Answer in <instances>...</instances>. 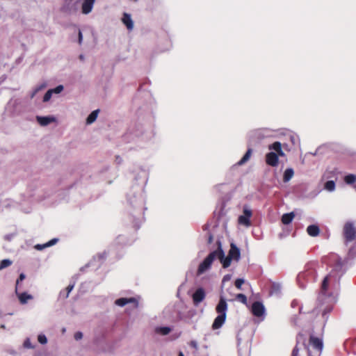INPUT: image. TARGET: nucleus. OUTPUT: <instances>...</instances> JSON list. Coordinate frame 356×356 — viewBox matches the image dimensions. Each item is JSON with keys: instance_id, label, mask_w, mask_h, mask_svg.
Wrapping results in <instances>:
<instances>
[{"instance_id": "f257e3e1", "label": "nucleus", "mask_w": 356, "mask_h": 356, "mask_svg": "<svg viewBox=\"0 0 356 356\" xmlns=\"http://www.w3.org/2000/svg\"><path fill=\"white\" fill-rule=\"evenodd\" d=\"M340 275L335 270L330 272L323 280L321 291L318 297V305L314 313H321L323 325L327 321V314L332 309V305L336 302L337 292L339 289Z\"/></svg>"}, {"instance_id": "f03ea898", "label": "nucleus", "mask_w": 356, "mask_h": 356, "mask_svg": "<svg viewBox=\"0 0 356 356\" xmlns=\"http://www.w3.org/2000/svg\"><path fill=\"white\" fill-rule=\"evenodd\" d=\"M268 149L271 152L266 154V163L271 167H277L279 163V156H284L285 154L282 149V144L276 141L268 145Z\"/></svg>"}, {"instance_id": "7ed1b4c3", "label": "nucleus", "mask_w": 356, "mask_h": 356, "mask_svg": "<svg viewBox=\"0 0 356 356\" xmlns=\"http://www.w3.org/2000/svg\"><path fill=\"white\" fill-rule=\"evenodd\" d=\"M216 311L218 315L216 317L212 324L213 330H218L220 328L226 320L227 304L225 299L222 296L220 297V299L216 307Z\"/></svg>"}, {"instance_id": "20e7f679", "label": "nucleus", "mask_w": 356, "mask_h": 356, "mask_svg": "<svg viewBox=\"0 0 356 356\" xmlns=\"http://www.w3.org/2000/svg\"><path fill=\"white\" fill-rule=\"evenodd\" d=\"M216 254L217 252L215 250L210 252L203 261L200 263L197 271V275L203 274L211 268L213 261L216 259Z\"/></svg>"}, {"instance_id": "39448f33", "label": "nucleus", "mask_w": 356, "mask_h": 356, "mask_svg": "<svg viewBox=\"0 0 356 356\" xmlns=\"http://www.w3.org/2000/svg\"><path fill=\"white\" fill-rule=\"evenodd\" d=\"M81 1V0H63L61 11L66 14L74 13L78 10Z\"/></svg>"}, {"instance_id": "423d86ee", "label": "nucleus", "mask_w": 356, "mask_h": 356, "mask_svg": "<svg viewBox=\"0 0 356 356\" xmlns=\"http://www.w3.org/2000/svg\"><path fill=\"white\" fill-rule=\"evenodd\" d=\"M217 252L216 259H218L222 264L223 268H227L230 266L231 261L233 260L229 255L225 257V252L221 248L220 243L218 244V248L215 250Z\"/></svg>"}, {"instance_id": "0eeeda50", "label": "nucleus", "mask_w": 356, "mask_h": 356, "mask_svg": "<svg viewBox=\"0 0 356 356\" xmlns=\"http://www.w3.org/2000/svg\"><path fill=\"white\" fill-rule=\"evenodd\" d=\"M251 312L254 316L261 318V320H264L266 309L262 302L259 301L253 302L251 307Z\"/></svg>"}, {"instance_id": "6e6552de", "label": "nucleus", "mask_w": 356, "mask_h": 356, "mask_svg": "<svg viewBox=\"0 0 356 356\" xmlns=\"http://www.w3.org/2000/svg\"><path fill=\"white\" fill-rule=\"evenodd\" d=\"M252 216V211L248 206L243 207V215L238 217V223L245 227H250L251 223L250 218Z\"/></svg>"}, {"instance_id": "1a4fd4ad", "label": "nucleus", "mask_w": 356, "mask_h": 356, "mask_svg": "<svg viewBox=\"0 0 356 356\" xmlns=\"http://www.w3.org/2000/svg\"><path fill=\"white\" fill-rule=\"evenodd\" d=\"M309 346L313 348L317 356H319L323 347L322 339L311 336L309 339Z\"/></svg>"}, {"instance_id": "9d476101", "label": "nucleus", "mask_w": 356, "mask_h": 356, "mask_svg": "<svg viewBox=\"0 0 356 356\" xmlns=\"http://www.w3.org/2000/svg\"><path fill=\"white\" fill-rule=\"evenodd\" d=\"M343 234L347 241H352L355 238L356 232L351 222H346L343 227Z\"/></svg>"}, {"instance_id": "9b49d317", "label": "nucleus", "mask_w": 356, "mask_h": 356, "mask_svg": "<svg viewBox=\"0 0 356 356\" xmlns=\"http://www.w3.org/2000/svg\"><path fill=\"white\" fill-rule=\"evenodd\" d=\"M206 297V293L202 288L197 289L193 294V301L195 306H197L201 302L204 300Z\"/></svg>"}, {"instance_id": "f8f14e48", "label": "nucleus", "mask_w": 356, "mask_h": 356, "mask_svg": "<svg viewBox=\"0 0 356 356\" xmlns=\"http://www.w3.org/2000/svg\"><path fill=\"white\" fill-rule=\"evenodd\" d=\"M95 0H83L81 3V13L88 15L92 10Z\"/></svg>"}, {"instance_id": "ddd939ff", "label": "nucleus", "mask_w": 356, "mask_h": 356, "mask_svg": "<svg viewBox=\"0 0 356 356\" xmlns=\"http://www.w3.org/2000/svg\"><path fill=\"white\" fill-rule=\"evenodd\" d=\"M36 120L41 126L44 127L47 126L50 123L55 122L56 121V118L52 115L36 116Z\"/></svg>"}, {"instance_id": "4468645a", "label": "nucleus", "mask_w": 356, "mask_h": 356, "mask_svg": "<svg viewBox=\"0 0 356 356\" xmlns=\"http://www.w3.org/2000/svg\"><path fill=\"white\" fill-rule=\"evenodd\" d=\"M314 273L315 271L314 270L307 269L305 272L301 273L298 275V281L300 282L302 279H307V281H314L316 279Z\"/></svg>"}, {"instance_id": "2eb2a0df", "label": "nucleus", "mask_w": 356, "mask_h": 356, "mask_svg": "<svg viewBox=\"0 0 356 356\" xmlns=\"http://www.w3.org/2000/svg\"><path fill=\"white\" fill-rule=\"evenodd\" d=\"M228 255L233 259V261H238L241 257L239 248H238L235 244L232 243Z\"/></svg>"}, {"instance_id": "dca6fc26", "label": "nucleus", "mask_w": 356, "mask_h": 356, "mask_svg": "<svg viewBox=\"0 0 356 356\" xmlns=\"http://www.w3.org/2000/svg\"><path fill=\"white\" fill-rule=\"evenodd\" d=\"M15 293L17 296L19 302L22 305L26 304L29 300H31L33 298V296L27 293L26 292L18 293L17 287L15 289Z\"/></svg>"}, {"instance_id": "f3484780", "label": "nucleus", "mask_w": 356, "mask_h": 356, "mask_svg": "<svg viewBox=\"0 0 356 356\" xmlns=\"http://www.w3.org/2000/svg\"><path fill=\"white\" fill-rule=\"evenodd\" d=\"M128 303H135L138 305V302L134 298H120L115 301V304L119 307H124Z\"/></svg>"}, {"instance_id": "a211bd4d", "label": "nucleus", "mask_w": 356, "mask_h": 356, "mask_svg": "<svg viewBox=\"0 0 356 356\" xmlns=\"http://www.w3.org/2000/svg\"><path fill=\"white\" fill-rule=\"evenodd\" d=\"M122 23L126 26L127 29L129 31L134 28V22L129 14L124 13L122 18Z\"/></svg>"}, {"instance_id": "6ab92c4d", "label": "nucleus", "mask_w": 356, "mask_h": 356, "mask_svg": "<svg viewBox=\"0 0 356 356\" xmlns=\"http://www.w3.org/2000/svg\"><path fill=\"white\" fill-rule=\"evenodd\" d=\"M307 234L311 236H317L320 233V229L316 225H311L307 228Z\"/></svg>"}, {"instance_id": "aec40b11", "label": "nucleus", "mask_w": 356, "mask_h": 356, "mask_svg": "<svg viewBox=\"0 0 356 356\" xmlns=\"http://www.w3.org/2000/svg\"><path fill=\"white\" fill-rule=\"evenodd\" d=\"M172 331V328L168 326L165 327H156L154 329V332L157 334L162 336L168 335Z\"/></svg>"}, {"instance_id": "412c9836", "label": "nucleus", "mask_w": 356, "mask_h": 356, "mask_svg": "<svg viewBox=\"0 0 356 356\" xmlns=\"http://www.w3.org/2000/svg\"><path fill=\"white\" fill-rule=\"evenodd\" d=\"M282 285L278 282H273L271 284L270 294L279 295L281 293Z\"/></svg>"}, {"instance_id": "4be33fe9", "label": "nucleus", "mask_w": 356, "mask_h": 356, "mask_svg": "<svg viewBox=\"0 0 356 356\" xmlns=\"http://www.w3.org/2000/svg\"><path fill=\"white\" fill-rule=\"evenodd\" d=\"M295 217L293 212L284 213L282 217V222L284 225H289L291 223Z\"/></svg>"}, {"instance_id": "5701e85b", "label": "nucleus", "mask_w": 356, "mask_h": 356, "mask_svg": "<svg viewBox=\"0 0 356 356\" xmlns=\"http://www.w3.org/2000/svg\"><path fill=\"white\" fill-rule=\"evenodd\" d=\"M293 175H294V171H293V168H289L286 169V170L284 172V175H283L284 182L289 181L291 179V178L293 177Z\"/></svg>"}, {"instance_id": "b1692460", "label": "nucleus", "mask_w": 356, "mask_h": 356, "mask_svg": "<svg viewBox=\"0 0 356 356\" xmlns=\"http://www.w3.org/2000/svg\"><path fill=\"white\" fill-rule=\"evenodd\" d=\"M134 200L132 197H129L128 201L131 204H136V205L142 204L143 203V197L142 193H140L137 197L134 196Z\"/></svg>"}, {"instance_id": "393cba45", "label": "nucleus", "mask_w": 356, "mask_h": 356, "mask_svg": "<svg viewBox=\"0 0 356 356\" xmlns=\"http://www.w3.org/2000/svg\"><path fill=\"white\" fill-rule=\"evenodd\" d=\"M99 110H95L93 111L87 118L86 119V124H91L93 123L97 118L98 114H99Z\"/></svg>"}, {"instance_id": "a878e982", "label": "nucleus", "mask_w": 356, "mask_h": 356, "mask_svg": "<svg viewBox=\"0 0 356 356\" xmlns=\"http://www.w3.org/2000/svg\"><path fill=\"white\" fill-rule=\"evenodd\" d=\"M47 87V84L46 83H40L38 86H36L33 89V90L31 91V94H30V97L31 99H33L35 95L36 94L43 90L44 88H45Z\"/></svg>"}, {"instance_id": "bb28decb", "label": "nucleus", "mask_w": 356, "mask_h": 356, "mask_svg": "<svg viewBox=\"0 0 356 356\" xmlns=\"http://www.w3.org/2000/svg\"><path fill=\"white\" fill-rule=\"evenodd\" d=\"M252 150L251 148H249L242 159L237 163L238 165H242L245 163L250 158L252 155Z\"/></svg>"}, {"instance_id": "cd10ccee", "label": "nucleus", "mask_w": 356, "mask_h": 356, "mask_svg": "<svg viewBox=\"0 0 356 356\" xmlns=\"http://www.w3.org/2000/svg\"><path fill=\"white\" fill-rule=\"evenodd\" d=\"M335 188H336L335 182L332 180L327 181L324 184L325 190H326L329 192H333L335 190Z\"/></svg>"}, {"instance_id": "c85d7f7f", "label": "nucleus", "mask_w": 356, "mask_h": 356, "mask_svg": "<svg viewBox=\"0 0 356 356\" xmlns=\"http://www.w3.org/2000/svg\"><path fill=\"white\" fill-rule=\"evenodd\" d=\"M344 181L348 184H352L356 181V176L353 174L348 175L344 177Z\"/></svg>"}, {"instance_id": "c756f323", "label": "nucleus", "mask_w": 356, "mask_h": 356, "mask_svg": "<svg viewBox=\"0 0 356 356\" xmlns=\"http://www.w3.org/2000/svg\"><path fill=\"white\" fill-rule=\"evenodd\" d=\"M12 264H13V261L10 259H3L0 262V270H2L5 268L10 266Z\"/></svg>"}, {"instance_id": "7c9ffc66", "label": "nucleus", "mask_w": 356, "mask_h": 356, "mask_svg": "<svg viewBox=\"0 0 356 356\" xmlns=\"http://www.w3.org/2000/svg\"><path fill=\"white\" fill-rule=\"evenodd\" d=\"M302 337V335H299L298 337L297 338V344L292 351L291 356H298V353H299V348H298V344L300 343V340Z\"/></svg>"}, {"instance_id": "2f4dec72", "label": "nucleus", "mask_w": 356, "mask_h": 356, "mask_svg": "<svg viewBox=\"0 0 356 356\" xmlns=\"http://www.w3.org/2000/svg\"><path fill=\"white\" fill-rule=\"evenodd\" d=\"M64 89V87L63 85H58L54 88L49 89V91L51 92V94H60Z\"/></svg>"}, {"instance_id": "473e14b6", "label": "nucleus", "mask_w": 356, "mask_h": 356, "mask_svg": "<svg viewBox=\"0 0 356 356\" xmlns=\"http://www.w3.org/2000/svg\"><path fill=\"white\" fill-rule=\"evenodd\" d=\"M236 299L245 305L247 304V297L243 293L237 294Z\"/></svg>"}, {"instance_id": "72a5a7b5", "label": "nucleus", "mask_w": 356, "mask_h": 356, "mask_svg": "<svg viewBox=\"0 0 356 356\" xmlns=\"http://www.w3.org/2000/svg\"><path fill=\"white\" fill-rule=\"evenodd\" d=\"M38 341L40 343L44 345L47 343V338L44 334H40L38 336Z\"/></svg>"}, {"instance_id": "f704fd0d", "label": "nucleus", "mask_w": 356, "mask_h": 356, "mask_svg": "<svg viewBox=\"0 0 356 356\" xmlns=\"http://www.w3.org/2000/svg\"><path fill=\"white\" fill-rule=\"evenodd\" d=\"M23 346L25 348H33L34 346L32 345L31 340L29 338H26L25 341H24Z\"/></svg>"}, {"instance_id": "c9c22d12", "label": "nucleus", "mask_w": 356, "mask_h": 356, "mask_svg": "<svg viewBox=\"0 0 356 356\" xmlns=\"http://www.w3.org/2000/svg\"><path fill=\"white\" fill-rule=\"evenodd\" d=\"M52 95H53L51 94V92L49 91V90H48L43 97V102H49L51 99Z\"/></svg>"}, {"instance_id": "e433bc0d", "label": "nucleus", "mask_w": 356, "mask_h": 356, "mask_svg": "<svg viewBox=\"0 0 356 356\" xmlns=\"http://www.w3.org/2000/svg\"><path fill=\"white\" fill-rule=\"evenodd\" d=\"M244 282L245 280L243 279L238 278L235 281V286L238 289H241V286Z\"/></svg>"}, {"instance_id": "4c0bfd02", "label": "nucleus", "mask_w": 356, "mask_h": 356, "mask_svg": "<svg viewBox=\"0 0 356 356\" xmlns=\"http://www.w3.org/2000/svg\"><path fill=\"white\" fill-rule=\"evenodd\" d=\"M46 248H48L47 243L44 244H37L35 245V249H36L37 250H42Z\"/></svg>"}, {"instance_id": "58836bf2", "label": "nucleus", "mask_w": 356, "mask_h": 356, "mask_svg": "<svg viewBox=\"0 0 356 356\" xmlns=\"http://www.w3.org/2000/svg\"><path fill=\"white\" fill-rule=\"evenodd\" d=\"M73 288H74V284H70V285L67 287V289H66V294H65V296H64V298H65H65H68L69 294H70V293L72 291V290L73 289Z\"/></svg>"}, {"instance_id": "ea45409f", "label": "nucleus", "mask_w": 356, "mask_h": 356, "mask_svg": "<svg viewBox=\"0 0 356 356\" xmlns=\"http://www.w3.org/2000/svg\"><path fill=\"white\" fill-rule=\"evenodd\" d=\"M74 339L76 341L81 340L83 338V333L81 332H76L74 334Z\"/></svg>"}, {"instance_id": "a19ab883", "label": "nucleus", "mask_w": 356, "mask_h": 356, "mask_svg": "<svg viewBox=\"0 0 356 356\" xmlns=\"http://www.w3.org/2000/svg\"><path fill=\"white\" fill-rule=\"evenodd\" d=\"M26 277V275L24 273H21L19 276V278L17 280L16 285L18 286L20 282H22ZM17 288V286H16Z\"/></svg>"}, {"instance_id": "79ce46f5", "label": "nucleus", "mask_w": 356, "mask_h": 356, "mask_svg": "<svg viewBox=\"0 0 356 356\" xmlns=\"http://www.w3.org/2000/svg\"><path fill=\"white\" fill-rule=\"evenodd\" d=\"M57 241H58L57 238H53V239L50 240L49 242L47 243V247H50V246L55 245L57 243Z\"/></svg>"}, {"instance_id": "37998d69", "label": "nucleus", "mask_w": 356, "mask_h": 356, "mask_svg": "<svg viewBox=\"0 0 356 356\" xmlns=\"http://www.w3.org/2000/svg\"><path fill=\"white\" fill-rule=\"evenodd\" d=\"M78 36H79L78 42L79 44H81L83 41V35H82V32L80 29L79 30Z\"/></svg>"}, {"instance_id": "c03bdc74", "label": "nucleus", "mask_w": 356, "mask_h": 356, "mask_svg": "<svg viewBox=\"0 0 356 356\" xmlns=\"http://www.w3.org/2000/svg\"><path fill=\"white\" fill-rule=\"evenodd\" d=\"M302 346L305 347V349L307 350L308 356H312V350L309 347H308L305 343L303 341Z\"/></svg>"}, {"instance_id": "a18cd8bd", "label": "nucleus", "mask_w": 356, "mask_h": 356, "mask_svg": "<svg viewBox=\"0 0 356 356\" xmlns=\"http://www.w3.org/2000/svg\"><path fill=\"white\" fill-rule=\"evenodd\" d=\"M231 275H225L222 278V282L225 283L226 282H228L231 280Z\"/></svg>"}, {"instance_id": "49530a36", "label": "nucleus", "mask_w": 356, "mask_h": 356, "mask_svg": "<svg viewBox=\"0 0 356 356\" xmlns=\"http://www.w3.org/2000/svg\"><path fill=\"white\" fill-rule=\"evenodd\" d=\"M105 257H106L105 253H102V254L98 255V258L99 260L104 259Z\"/></svg>"}, {"instance_id": "de8ad7c7", "label": "nucleus", "mask_w": 356, "mask_h": 356, "mask_svg": "<svg viewBox=\"0 0 356 356\" xmlns=\"http://www.w3.org/2000/svg\"><path fill=\"white\" fill-rule=\"evenodd\" d=\"M191 346H193L194 348H197V343L195 341H192Z\"/></svg>"}, {"instance_id": "09e8293b", "label": "nucleus", "mask_w": 356, "mask_h": 356, "mask_svg": "<svg viewBox=\"0 0 356 356\" xmlns=\"http://www.w3.org/2000/svg\"><path fill=\"white\" fill-rule=\"evenodd\" d=\"M65 294H66V292H63V291H61V292L60 293V297H63V298H64V296H65Z\"/></svg>"}, {"instance_id": "8fccbe9b", "label": "nucleus", "mask_w": 356, "mask_h": 356, "mask_svg": "<svg viewBox=\"0 0 356 356\" xmlns=\"http://www.w3.org/2000/svg\"><path fill=\"white\" fill-rule=\"evenodd\" d=\"M135 134V136H139L141 134V132H140V131H136L135 132V134Z\"/></svg>"}, {"instance_id": "3c124183", "label": "nucleus", "mask_w": 356, "mask_h": 356, "mask_svg": "<svg viewBox=\"0 0 356 356\" xmlns=\"http://www.w3.org/2000/svg\"><path fill=\"white\" fill-rule=\"evenodd\" d=\"M79 58H80L81 60H83V59H84V57H83V55H80V56H79Z\"/></svg>"}, {"instance_id": "603ef678", "label": "nucleus", "mask_w": 356, "mask_h": 356, "mask_svg": "<svg viewBox=\"0 0 356 356\" xmlns=\"http://www.w3.org/2000/svg\"><path fill=\"white\" fill-rule=\"evenodd\" d=\"M178 356H184L182 352H179Z\"/></svg>"}, {"instance_id": "864d4df0", "label": "nucleus", "mask_w": 356, "mask_h": 356, "mask_svg": "<svg viewBox=\"0 0 356 356\" xmlns=\"http://www.w3.org/2000/svg\"><path fill=\"white\" fill-rule=\"evenodd\" d=\"M211 239H212V236H209V243L211 241Z\"/></svg>"}, {"instance_id": "5fc2aeb1", "label": "nucleus", "mask_w": 356, "mask_h": 356, "mask_svg": "<svg viewBox=\"0 0 356 356\" xmlns=\"http://www.w3.org/2000/svg\"><path fill=\"white\" fill-rule=\"evenodd\" d=\"M291 140H292V143H295V142H294V138H293V137H292V138H291Z\"/></svg>"}, {"instance_id": "6e6d98bb", "label": "nucleus", "mask_w": 356, "mask_h": 356, "mask_svg": "<svg viewBox=\"0 0 356 356\" xmlns=\"http://www.w3.org/2000/svg\"><path fill=\"white\" fill-rule=\"evenodd\" d=\"M1 327L4 329L5 328V325H1Z\"/></svg>"}, {"instance_id": "4d7b16f0", "label": "nucleus", "mask_w": 356, "mask_h": 356, "mask_svg": "<svg viewBox=\"0 0 356 356\" xmlns=\"http://www.w3.org/2000/svg\"><path fill=\"white\" fill-rule=\"evenodd\" d=\"M136 228L138 229V228L139 227V225L136 224Z\"/></svg>"}]
</instances>
